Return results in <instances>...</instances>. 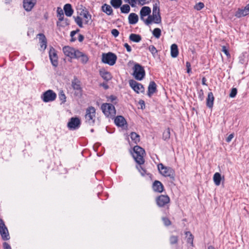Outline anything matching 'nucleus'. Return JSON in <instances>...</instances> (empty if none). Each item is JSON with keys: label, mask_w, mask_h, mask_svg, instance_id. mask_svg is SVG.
<instances>
[{"label": "nucleus", "mask_w": 249, "mask_h": 249, "mask_svg": "<svg viewBox=\"0 0 249 249\" xmlns=\"http://www.w3.org/2000/svg\"><path fill=\"white\" fill-rule=\"evenodd\" d=\"M145 153L144 150L141 147L136 145L133 148V153L132 156L135 161L139 165L144 163V156Z\"/></svg>", "instance_id": "1"}, {"label": "nucleus", "mask_w": 249, "mask_h": 249, "mask_svg": "<svg viewBox=\"0 0 249 249\" xmlns=\"http://www.w3.org/2000/svg\"><path fill=\"white\" fill-rule=\"evenodd\" d=\"M158 168L161 175L174 180L175 171L172 168L165 166L162 163H160L158 165Z\"/></svg>", "instance_id": "2"}, {"label": "nucleus", "mask_w": 249, "mask_h": 249, "mask_svg": "<svg viewBox=\"0 0 249 249\" xmlns=\"http://www.w3.org/2000/svg\"><path fill=\"white\" fill-rule=\"evenodd\" d=\"M86 122L90 125L94 124L96 118V110L93 107H89L86 109L85 116Z\"/></svg>", "instance_id": "3"}, {"label": "nucleus", "mask_w": 249, "mask_h": 249, "mask_svg": "<svg viewBox=\"0 0 249 249\" xmlns=\"http://www.w3.org/2000/svg\"><path fill=\"white\" fill-rule=\"evenodd\" d=\"M116 55L112 53H103L102 55V62L110 66L114 65L117 60Z\"/></svg>", "instance_id": "4"}, {"label": "nucleus", "mask_w": 249, "mask_h": 249, "mask_svg": "<svg viewBox=\"0 0 249 249\" xmlns=\"http://www.w3.org/2000/svg\"><path fill=\"white\" fill-rule=\"evenodd\" d=\"M101 109L104 114L108 117L114 116L116 114L115 107L111 104L104 103L102 104Z\"/></svg>", "instance_id": "5"}, {"label": "nucleus", "mask_w": 249, "mask_h": 249, "mask_svg": "<svg viewBox=\"0 0 249 249\" xmlns=\"http://www.w3.org/2000/svg\"><path fill=\"white\" fill-rule=\"evenodd\" d=\"M133 76L138 80H142L145 76V71L143 68L139 64H135L133 68Z\"/></svg>", "instance_id": "6"}, {"label": "nucleus", "mask_w": 249, "mask_h": 249, "mask_svg": "<svg viewBox=\"0 0 249 249\" xmlns=\"http://www.w3.org/2000/svg\"><path fill=\"white\" fill-rule=\"evenodd\" d=\"M56 97V93L51 89H49L45 91L41 96V98L43 101L46 103L54 101Z\"/></svg>", "instance_id": "7"}, {"label": "nucleus", "mask_w": 249, "mask_h": 249, "mask_svg": "<svg viewBox=\"0 0 249 249\" xmlns=\"http://www.w3.org/2000/svg\"><path fill=\"white\" fill-rule=\"evenodd\" d=\"M130 87L137 93H143L144 88L142 84L138 83L134 80H130L129 81Z\"/></svg>", "instance_id": "8"}, {"label": "nucleus", "mask_w": 249, "mask_h": 249, "mask_svg": "<svg viewBox=\"0 0 249 249\" xmlns=\"http://www.w3.org/2000/svg\"><path fill=\"white\" fill-rule=\"evenodd\" d=\"M170 198L167 195H160L156 198V203L160 207H164L170 202Z\"/></svg>", "instance_id": "9"}, {"label": "nucleus", "mask_w": 249, "mask_h": 249, "mask_svg": "<svg viewBox=\"0 0 249 249\" xmlns=\"http://www.w3.org/2000/svg\"><path fill=\"white\" fill-rule=\"evenodd\" d=\"M0 234L3 240H7L10 238L8 229L3 220H0Z\"/></svg>", "instance_id": "10"}, {"label": "nucleus", "mask_w": 249, "mask_h": 249, "mask_svg": "<svg viewBox=\"0 0 249 249\" xmlns=\"http://www.w3.org/2000/svg\"><path fill=\"white\" fill-rule=\"evenodd\" d=\"M80 120L78 118L72 117L68 123V127L70 129L75 130L80 127Z\"/></svg>", "instance_id": "11"}, {"label": "nucleus", "mask_w": 249, "mask_h": 249, "mask_svg": "<svg viewBox=\"0 0 249 249\" xmlns=\"http://www.w3.org/2000/svg\"><path fill=\"white\" fill-rule=\"evenodd\" d=\"M63 51L66 56L71 58H74L78 50L70 46H65L63 48Z\"/></svg>", "instance_id": "12"}, {"label": "nucleus", "mask_w": 249, "mask_h": 249, "mask_svg": "<svg viewBox=\"0 0 249 249\" xmlns=\"http://www.w3.org/2000/svg\"><path fill=\"white\" fill-rule=\"evenodd\" d=\"M36 3V0H23V7L27 12L31 11Z\"/></svg>", "instance_id": "13"}, {"label": "nucleus", "mask_w": 249, "mask_h": 249, "mask_svg": "<svg viewBox=\"0 0 249 249\" xmlns=\"http://www.w3.org/2000/svg\"><path fill=\"white\" fill-rule=\"evenodd\" d=\"M80 15L84 18V23L85 24H90L91 23V16L88 10L83 9Z\"/></svg>", "instance_id": "14"}, {"label": "nucleus", "mask_w": 249, "mask_h": 249, "mask_svg": "<svg viewBox=\"0 0 249 249\" xmlns=\"http://www.w3.org/2000/svg\"><path fill=\"white\" fill-rule=\"evenodd\" d=\"M74 58L79 59L80 62L83 64H86L89 61V57L85 53L78 50Z\"/></svg>", "instance_id": "15"}, {"label": "nucleus", "mask_w": 249, "mask_h": 249, "mask_svg": "<svg viewBox=\"0 0 249 249\" xmlns=\"http://www.w3.org/2000/svg\"><path fill=\"white\" fill-rule=\"evenodd\" d=\"M49 56L50 60L53 66L56 67L57 66V56L55 50L52 48L50 50Z\"/></svg>", "instance_id": "16"}, {"label": "nucleus", "mask_w": 249, "mask_h": 249, "mask_svg": "<svg viewBox=\"0 0 249 249\" xmlns=\"http://www.w3.org/2000/svg\"><path fill=\"white\" fill-rule=\"evenodd\" d=\"M39 43L41 50H45L47 47V40L45 36L43 34H39Z\"/></svg>", "instance_id": "17"}, {"label": "nucleus", "mask_w": 249, "mask_h": 249, "mask_svg": "<svg viewBox=\"0 0 249 249\" xmlns=\"http://www.w3.org/2000/svg\"><path fill=\"white\" fill-rule=\"evenodd\" d=\"M151 8L148 6H144L142 7L140 11L141 19L144 20V17L148 16L151 13Z\"/></svg>", "instance_id": "18"}, {"label": "nucleus", "mask_w": 249, "mask_h": 249, "mask_svg": "<svg viewBox=\"0 0 249 249\" xmlns=\"http://www.w3.org/2000/svg\"><path fill=\"white\" fill-rule=\"evenodd\" d=\"M153 189L155 192L161 193L163 190V186L160 181L156 180L153 184Z\"/></svg>", "instance_id": "19"}, {"label": "nucleus", "mask_w": 249, "mask_h": 249, "mask_svg": "<svg viewBox=\"0 0 249 249\" xmlns=\"http://www.w3.org/2000/svg\"><path fill=\"white\" fill-rule=\"evenodd\" d=\"M157 85L155 82L151 81L148 87V96L151 97V95L156 91Z\"/></svg>", "instance_id": "20"}, {"label": "nucleus", "mask_w": 249, "mask_h": 249, "mask_svg": "<svg viewBox=\"0 0 249 249\" xmlns=\"http://www.w3.org/2000/svg\"><path fill=\"white\" fill-rule=\"evenodd\" d=\"M63 9L66 16L71 17L72 15L73 10L72 8L71 4L69 3L66 4Z\"/></svg>", "instance_id": "21"}, {"label": "nucleus", "mask_w": 249, "mask_h": 249, "mask_svg": "<svg viewBox=\"0 0 249 249\" xmlns=\"http://www.w3.org/2000/svg\"><path fill=\"white\" fill-rule=\"evenodd\" d=\"M114 123L118 126H123L126 123L125 119L122 116H117L115 118Z\"/></svg>", "instance_id": "22"}, {"label": "nucleus", "mask_w": 249, "mask_h": 249, "mask_svg": "<svg viewBox=\"0 0 249 249\" xmlns=\"http://www.w3.org/2000/svg\"><path fill=\"white\" fill-rule=\"evenodd\" d=\"M214 96L212 92H209L207 98L206 105L209 108H212L213 104Z\"/></svg>", "instance_id": "23"}, {"label": "nucleus", "mask_w": 249, "mask_h": 249, "mask_svg": "<svg viewBox=\"0 0 249 249\" xmlns=\"http://www.w3.org/2000/svg\"><path fill=\"white\" fill-rule=\"evenodd\" d=\"M128 19L129 24H135L138 22L139 18L137 14L132 13L129 14Z\"/></svg>", "instance_id": "24"}, {"label": "nucleus", "mask_w": 249, "mask_h": 249, "mask_svg": "<svg viewBox=\"0 0 249 249\" xmlns=\"http://www.w3.org/2000/svg\"><path fill=\"white\" fill-rule=\"evenodd\" d=\"M178 54V50L177 45L173 44L171 46V55L173 58H176Z\"/></svg>", "instance_id": "25"}, {"label": "nucleus", "mask_w": 249, "mask_h": 249, "mask_svg": "<svg viewBox=\"0 0 249 249\" xmlns=\"http://www.w3.org/2000/svg\"><path fill=\"white\" fill-rule=\"evenodd\" d=\"M100 74L101 77L106 81H108L111 79V75L110 72L105 70L100 71Z\"/></svg>", "instance_id": "26"}, {"label": "nucleus", "mask_w": 249, "mask_h": 249, "mask_svg": "<svg viewBox=\"0 0 249 249\" xmlns=\"http://www.w3.org/2000/svg\"><path fill=\"white\" fill-rule=\"evenodd\" d=\"M72 87L73 89L77 91L78 93H81L82 89L80 86V82L77 80H74L72 82Z\"/></svg>", "instance_id": "27"}, {"label": "nucleus", "mask_w": 249, "mask_h": 249, "mask_svg": "<svg viewBox=\"0 0 249 249\" xmlns=\"http://www.w3.org/2000/svg\"><path fill=\"white\" fill-rule=\"evenodd\" d=\"M248 15H249V14L244 8L238 9L235 14V16L238 18H240Z\"/></svg>", "instance_id": "28"}, {"label": "nucleus", "mask_w": 249, "mask_h": 249, "mask_svg": "<svg viewBox=\"0 0 249 249\" xmlns=\"http://www.w3.org/2000/svg\"><path fill=\"white\" fill-rule=\"evenodd\" d=\"M129 39L134 42H139L141 39V36L138 34H131L129 36Z\"/></svg>", "instance_id": "29"}, {"label": "nucleus", "mask_w": 249, "mask_h": 249, "mask_svg": "<svg viewBox=\"0 0 249 249\" xmlns=\"http://www.w3.org/2000/svg\"><path fill=\"white\" fill-rule=\"evenodd\" d=\"M213 180L216 186H219L221 180V174L218 172L215 173L213 177Z\"/></svg>", "instance_id": "30"}, {"label": "nucleus", "mask_w": 249, "mask_h": 249, "mask_svg": "<svg viewBox=\"0 0 249 249\" xmlns=\"http://www.w3.org/2000/svg\"><path fill=\"white\" fill-rule=\"evenodd\" d=\"M102 10L108 15H110L112 13V9L111 7L107 4H104L102 7Z\"/></svg>", "instance_id": "31"}, {"label": "nucleus", "mask_w": 249, "mask_h": 249, "mask_svg": "<svg viewBox=\"0 0 249 249\" xmlns=\"http://www.w3.org/2000/svg\"><path fill=\"white\" fill-rule=\"evenodd\" d=\"M152 18H153L154 23H160L161 22V17L160 12L152 13Z\"/></svg>", "instance_id": "32"}, {"label": "nucleus", "mask_w": 249, "mask_h": 249, "mask_svg": "<svg viewBox=\"0 0 249 249\" xmlns=\"http://www.w3.org/2000/svg\"><path fill=\"white\" fill-rule=\"evenodd\" d=\"M57 17L58 18L59 21H62L64 20V12L63 10L60 8L58 7L57 9Z\"/></svg>", "instance_id": "33"}, {"label": "nucleus", "mask_w": 249, "mask_h": 249, "mask_svg": "<svg viewBox=\"0 0 249 249\" xmlns=\"http://www.w3.org/2000/svg\"><path fill=\"white\" fill-rule=\"evenodd\" d=\"M110 3L115 8H118L122 3V0H111Z\"/></svg>", "instance_id": "34"}, {"label": "nucleus", "mask_w": 249, "mask_h": 249, "mask_svg": "<svg viewBox=\"0 0 249 249\" xmlns=\"http://www.w3.org/2000/svg\"><path fill=\"white\" fill-rule=\"evenodd\" d=\"M130 137L135 143L139 142L140 140V136L135 132H132L130 134Z\"/></svg>", "instance_id": "35"}, {"label": "nucleus", "mask_w": 249, "mask_h": 249, "mask_svg": "<svg viewBox=\"0 0 249 249\" xmlns=\"http://www.w3.org/2000/svg\"><path fill=\"white\" fill-rule=\"evenodd\" d=\"M185 234L186 235L187 242L188 243L190 244L191 245H193V235L191 234L190 231H186L185 232Z\"/></svg>", "instance_id": "36"}, {"label": "nucleus", "mask_w": 249, "mask_h": 249, "mask_svg": "<svg viewBox=\"0 0 249 249\" xmlns=\"http://www.w3.org/2000/svg\"><path fill=\"white\" fill-rule=\"evenodd\" d=\"M130 6L128 4L123 5L121 7V11L123 13H128L130 11Z\"/></svg>", "instance_id": "37"}, {"label": "nucleus", "mask_w": 249, "mask_h": 249, "mask_svg": "<svg viewBox=\"0 0 249 249\" xmlns=\"http://www.w3.org/2000/svg\"><path fill=\"white\" fill-rule=\"evenodd\" d=\"M170 137V130L169 128H167L164 130L163 133V139L164 140H167L169 139Z\"/></svg>", "instance_id": "38"}, {"label": "nucleus", "mask_w": 249, "mask_h": 249, "mask_svg": "<svg viewBox=\"0 0 249 249\" xmlns=\"http://www.w3.org/2000/svg\"><path fill=\"white\" fill-rule=\"evenodd\" d=\"M153 36L157 38H159L161 35V30L160 28H156L153 31Z\"/></svg>", "instance_id": "39"}, {"label": "nucleus", "mask_w": 249, "mask_h": 249, "mask_svg": "<svg viewBox=\"0 0 249 249\" xmlns=\"http://www.w3.org/2000/svg\"><path fill=\"white\" fill-rule=\"evenodd\" d=\"M74 20L76 24L80 27L83 28V22H82V19L81 17L77 16L75 18H74Z\"/></svg>", "instance_id": "40"}, {"label": "nucleus", "mask_w": 249, "mask_h": 249, "mask_svg": "<svg viewBox=\"0 0 249 249\" xmlns=\"http://www.w3.org/2000/svg\"><path fill=\"white\" fill-rule=\"evenodd\" d=\"M149 51L151 53L154 57H155L157 53V50L153 45H150L148 47Z\"/></svg>", "instance_id": "41"}, {"label": "nucleus", "mask_w": 249, "mask_h": 249, "mask_svg": "<svg viewBox=\"0 0 249 249\" xmlns=\"http://www.w3.org/2000/svg\"><path fill=\"white\" fill-rule=\"evenodd\" d=\"M170 243L171 244H177L178 241V237L177 236L172 235L170 237Z\"/></svg>", "instance_id": "42"}, {"label": "nucleus", "mask_w": 249, "mask_h": 249, "mask_svg": "<svg viewBox=\"0 0 249 249\" xmlns=\"http://www.w3.org/2000/svg\"><path fill=\"white\" fill-rule=\"evenodd\" d=\"M59 98L60 100L62 101V103H65L66 101V97L63 91L60 92L59 94Z\"/></svg>", "instance_id": "43"}, {"label": "nucleus", "mask_w": 249, "mask_h": 249, "mask_svg": "<svg viewBox=\"0 0 249 249\" xmlns=\"http://www.w3.org/2000/svg\"><path fill=\"white\" fill-rule=\"evenodd\" d=\"M204 7V4L203 2H199L196 3L194 6V8L197 10H200Z\"/></svg>", "instance_id": "44"}, {"label": "nucleus", "mask_w": 249, "mask_h": 249, "mask_svg": "<svg viewBox=\"0 0 249 249\" xmlns=\"http://www.w3.org/2000/svg\"><path fill=\"white\" fill-rule=\"evenodd\" d=\"M144 23L146 25L150 24L152 22H154L153 18H152V16L148 15L147 18L146 20H144Z\"/></svg>", "instance_id": "45"}, {"label": "nucleus", "mask_w": 249, "mask_h": 249, "mask_svg": "<svg viewBox=\"0 0 249 249\" xmlns=\"http://www.w3.org/2000/svg\"><path fill=\"white\" fill-rule=\"evenodd\" d=\"M141 165H140L139 166H137V168L140 172L142 176H144L146 174V171L145 169H144L143 168H142L141 166Z\"/></svg>", "instance_id": "46"}, {"label": "nucleus", "mask_w": 249, "mask_h": 249, "mask_svg": "<svg viewBox=\"0 0 249 249\" xmlns=\"http://www.w3.org/2000/svg\"><path fill=\"white\" fill-rule=\"evenodd\" d=\"M237 89L236 88H232L230 94V97L231 98L235 97L236 95L237 94Z\"/></svg>", "instance_id": "47"}, {"label": "nucleus", "mask_w": 249, "mask_h": 249, "mask_svg": "<svg viewBox=\"0 0 249 249\" xmlns=\"http://www.w3.org/2000/svg\"><path fill=\"white\" fill-rule=\"evenodd\" d=\"M162 219L165 226H168L171 224L170 220L168 218L163 217Z\"/></svg>", "instance_id": "48"}, {"label": "nucleus", "mask_w": 249, "mask_h": 249, "mask_svg": "<svg viewBox=\"0 0 249 249\" xmlns=\"http://www.w3.org/2000/svg\"><path fill=\"white\" fill-rule=\"evenodd\" d=\"M151 0H137L138 3L140 5H143L148 3Z\"/></svg>", "instance_id": "49"}, {"label": "nucleus", "mask_w": 249, "mask_h": 249, "mask_svg": "<svg viewBox=\"0 0 249 249\" xmlns=\"http://www.w3.org/2000/svg\"><path fill=\"white\" fill-rule=\"evenodd\" d=\"M222 51L228 57H230V54L229 53V51L226 46H222Z\"/></svg>", "instance_id": "50"}, {"label": "nucleus", "mask_w": 249, "mask_h": 249, "mask_svg": "<svg viewBox=\"0 0 249 249\" xmlns=\"http://www.w3.org/2000/svg\"><path fill=\"white\" fill-rule=\"evenodd\" d=\"M198 97L202 101L204 98V92L202 89H200L198 91Z\"/></svg>", "instance_id": "51"}, {"label": "nucleus", "mask_w": 249, "mask_h": 249, "mask_svg": "<svg viewBox=\"0 0 249 249\" xmlns=\"http://www.w3.org/2000/svg\"><path fill=\"white\" fill-rule=\"evenodd\" d=\"M157 12H160V8L158 6L157 4L156 3L153 6V13H156Z\"/></svg>", "instance_id": "52"}, {"label": "nucleus", "mask_w": 249, "mask_h": 249, "mask_svg": "<svg viewBox=\"0 0 249 249\" xmlns=\"http://www.w3.org/2000/svg\"><path fill=\"white\" fill-rule=\"evenodd\" d=\"M111 34L114 37H117L119 34V32L118 30L113 29L111 30Z\"/></svg>", "instance_id": "53"}, {"label": "nucleus", "mask_w": 249, "mask_h": 249, "mask_svg": "<svg viewBox=\"0 0 249 249\" xmlns=\"http://www.w3.org/2000/svg\"><path fill=\"white\" fill-rule=\"evenodd\" d=\"M137 1V0H129L127 3H128L132 7H134L136 6Z\"/></svg>", "instance_id": "54"}, {"label": "nucleus", "mask_w": 249, "mask_h": 249, "mask_svg": "<svg viewBox=\"0 0 249 249\" xmlns=\"http://www.w3.org/2000/svg\"><path fill=\"white\" fill-rule=\"evenodd\" d=\"M186 66L187 67V72L189 73L191 71V64L189 62L186 63Z\"/></svg>", "instance_id": "55"}, {"label": "nucleus", "mask_w": 249, "mask_h": 249, "mask_svg": "<svg viewBox=\"0 0 249 249\" xmlns=\"http://www.w3.org/2000/svg\"><path fill=\"white\" fill-rule=\"evenodd\" d=\"M234 137L233 134H231L226 139V142H230Z\"/></svg>", "instance_id": "56"}, {"label": "nucleus", "mask_w": 249, "mask_h": 249, "mask_svg": "<svg viewBox=\"0 0 249 249\" xmlns=\"http://www.w3.org/2000/svg\"><path fill=\"white\" fill-rule=\"evenodd\" d=\"M3 246L4 249H12L10 245L6 242H4L3 243Z\"/></svg>", "instance_id": "57"}, {"label": "nucleus", "mask_w": 249, "mask_h": 249, "mask_svg": "<svg viewBox=\"0 0 249 249\" xmlns=\"http://www.w3.org/2000/svg\"><path fill=\"white\" fill-rule=\"evenodd\" d=\"M124 47L126 48L128 52H130L131 51V48L127 43H125L124 44Z\"/></svg>", "instance_id": "58"}, {"label": "nucleus", "mask_w": 249, "mask_h": 249, "mask_svg": "<svg viewBox=\"0 0 249 249\" xmlns=\"http://www.w3.org/2000/svg\"><path fill=\"white\" fill-rule=\"evenodd\" d=\"M79 32V29H77V30H75V31H71V35H71V37H73V36H75V35L77 33H78V32Z\"/></svg>", "instance_id": "59"}, {"label": "nucleus", "mask_w": 249, "mask_h": 249, "mask_svg": "<svg viewBox=\"0 0 249 249\" xmlns=\"http://www.w3.org/2000/svg\"><path fill=\"white\" fill-rule=\"evenodd\" d=\"M84 37L82 35H79L78 39L79 42H82L84 40Z\"/></svg>", "instance_id": "60"}, {"label": "nucleus", "mask_w": 249, "mask_h": 249, "mask_svg": "<svg viewBox=\"0 0 249 249\" xmlns=\"http://www.w3.org/2000/svg\"><path fill=\"white\" fill-rule=\"evenodd\" d=\"M139 104H141V108H143V107L144 108V107H145V104H144V101L143 100H140L139 101Z\"/></svg>", "instance_id": "61"}, {"label": "nucleus", "mask_w": 249, "mask_h": 249, "mask_svg": "<svg viewBox=\"0 0 249 249\" xmlns=\"http://www.w3.org/2000/svg\"><path fill=\"white\" fill-rule=\"evenodd\" d=\"M206 79L205 77H203L202 79V84L203 85H207L206 83Z\"/></svg>", "instance_id": "62"}, {"label": "nucleus", "mask_w": 249, "mask_h": 249, "mask_svg": "<svg viewBox=\"0 0 249 249\" xmlns=\"http://www.w3.org/2000/svg\"><path fill=\"white\" fill-rule=\"evenodd\" d=\"M109 99L111 101V102H113L114 100H115L116 98L115 96L111 95L109 97Z\"/></svg>", "instance_id": "63"}, {"label": "nucleus", "mask_w": 249, "mask_h": 249, "mask_svg": "<svg viewBox=\"0 0 249 249\" xmlns=\"http://www.w3.org/2000/svg\"><path fill=\"white\" fill-rule=\"evenodd\" d=\"M244 9L246 10V11L249 14V3L244 7Z\"/></svg>", "instance_id": "64"}]
</instances>
